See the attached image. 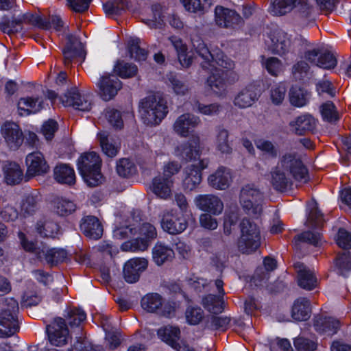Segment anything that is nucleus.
<instances>
[{
  "label": "nucleus",
  "mask_w": 351,
  "mask_h": 351,
  "mask_svg": "<svg viewBox=\"0 0 351 351\" xmlns=\"http://www.w3.org/2000/svg\"><path fill=\"white\" fill-rule=\"evenodd\" d=\"M200 123L199 117L191 113H184L179 116L173 125L174 132L181 137H187Z\"/></svg>",
  "instance_id": "21"
},
{
  "label": "nucleus",
  "mask_w": 351,
  "mask_h": 351,
  "mask_svg": "<svg viewBox=\"0 0 351 351\" xmlns=\"http://www.w3.org/2000/svg\"><path fill=\"white\" fill-rule=\"evenodd\" d=\"M218 295H208L202 299V305L209 312L218 314L222 313L224 309L223 295L225 294L223 289V282L221 280L217 279L215 282Z\"/></svg>",
  "instance_id": "23"
},
{
  "label": "nucleus",
  "mask_w": 351,
  "mask_h": 351,
  "mask_svg": "<svg viewBox=\"0 0 351 351\" xmlns=\"http://www.w3.org/2000/svg\"><path fill=\"white\" fill-rule=\"evenodd\" d=\"M263 199L262 193L254 184H247L242 187L239 197L240 204L248 215L258 216L261 214Z\"/></svg>",
  "instance_id": "9"
},
{
  "label": "nucleus",
  "mask_w": 351,
  "mask_h": 351,
  "mask_svg": "<svg viewBox=\"0 0 351 351\" xmlns=\"http://www.w3.org/2000/svg\"><path fill=\"white\" fill-rule=\"evenodd\" d=\"M50 343L55 346H62L69 338V330L64 319L57 317L47 328Z\"/></svg>",
  "instance_id": "19"
},
{
  "label": "nucleus",
  "mask_w": 351,
  "mask_h": 351,
  "mask_svg": "<svg viewBox=\"0 0 351 351\" xmlns=\"http://www.w3.org/2000/svg\"><path fill=\"white\" fill-rule=\"evenodd\" d=\"M204 317L203 310L198 306H189L185 312L186 322L190 325L199 324Z\"/></svg>",
  "instance_id": "53"
},
{
  "label": "nucleus",
  "mask_w": 351,
  "mask_h": 351,
  "mask_svg": "<svg viewBox=\"0 0 351 351\" xmlns=\"http://www.w3.org/2000/svg\"><path fill=\"white\" fill-rule=\"evenodd\" d=\"M263 65L269 73L275 76L278 75L285 69V65L278 58L275 57H270L263 60Z\"/></svg>",
  "instance_id": "54"
},
{
  "label": "nucleus",
  "mask_w": 351,
  "mask_h": 351,
  "mask_svg": "<svg viewBox=\"0 0 351 351\" xmlns=\"http://www.w3.org/2000/svg\"><path fill=\"white\" fill-rule=\"evenodd\" d=\"M36 229L40 236L54 238L58 233L59 228L57 223L53 221L38 222Z\"/></svg>",
  "instance_id": "50"
},
{
  "label": "nucleus",
  "mask_w": 351,
  "mask_h": 351,
  "mask_svg": "<svg viewBox=\"0 0 351 351\" xmlns=\"http://www.w3.org/2000/svg\"><path fill=\"white\" fill-rule=\"evenodd\" d=\"M97 86L99 90V95L104 101L113 99L122 88V82L113 75L105 73L101 75Z\"/></svg>",
  "instance_id": "16"
},
{
  "label": "nucleus",
  "mask_w": 351,
  "mask_h": 351,
  "mask_svg": "<svg viewBox=\"0 0 351 351\" xmlns=\"http://www.w3.org/2000/svg\"><path fill=\"white\" fill-rule=\"evenodd\" d=\"M166 83L177 95H184L189 90L188 85L175 75H167Z\"/></svg>",
  "instance_id": "48"
},
{
  "label": "nucleus",
  "mask_w": 351,
  "mask_h": 351,
  "mask_svg": "<svg viewBox=\"0 0 351 351\" xmlns=\"http://www.w3.org/2000/svg\"><path fill=\"white\" fill-rule=\"evenodd\" d=\"M26 165L27 173L31 176L45 173L49 170V166L40 152L29 154L26 157Z\"/></svg>",
  "instance_id": "26"
},
{
  "label": "nucleus",
  "mask_w": 351,
  "mask_h": 351,
  "mask_svg": "<svg viewBox=\"0 0 351 351\" xmlns=\"http://www.w3.org/2000/svg\"><path fill=\"white\" fill-rule=\"evenodd\" d=\"M228 132L223 128L217 129V134L215 141V146L218 151L222 154H228L232 152V148L228 142Z\"/></svg>",
  "instance_id": "46"
},
{
  "label": "nucleus",
  "mask_w": 351,
  "mask_h": 351,
  "mask_svg": "<svg viewBox=\"0 0 351 351\" xmlns=\"http://www.w3.org/2000/svg\"><path fill=\"white\" fill-rule=\"evenodd\" d=\"M15 22L17 24H29L38 28H48L49 27V25L47 24L39 15L34 14L30 12H27L19 16L15 19Z\"/></svg>",
  "instance_id": "44"
},
{
  "label": "nucleus",
  "mask_w": 351,
  "mask_h": 351,
  "mask_svg": "<svg viewBox=\"0 0 351 351\" xmlns=\"http://www.w3.org/2000/svg\"><path fill=\"white\" fill-rule=\"evenodd\" d=\"M286 87L284 84H278L272 87L271 90V99L273 104L278 105L285 99Z\"/></svg>",
  "instance_id": "62"
},
{
  "label": "nucleus",
  "mask_w": 351,
  "mask_h": 351,
  "mask_svg": "<svg viewBox=\"0 0 351 351\" xmlns=\"http://www.w3.org/2000/svg\"><path fill=\"white\" fill-rule=\"evenodd\" d=\"M64 106H71L80 111H89L92 108L91 96L82 94L77 88H73L60 98Z\"/></svg>",
  "instance_id": "18"
},
{
  "label": "nucleus",
  "mask_w": 351,
  "mask_h": 351,
  "mask_svg": "<svg viewBox=\"0 0 351 351\" xmlns=\"http://www.w3.org/2000/svg\"><path fill=\"white\" fill-rule=\"evenodd\" d=\"M257 99L254 91V86L250 85L242 89L234 97V104L241 108H245L252 105Z\"/></svg>",
  "instance_id": "38"
},
{
  "label": "nucleus",
  "mask_w": 351,
  "mask_h": 351,
  "mask_svg": "<svg viewBox=\"0 0 351 351\" xmlns=\"http://www.w3.org/2000/svg\"><path fill=\"white\" fill-rule=\"evenodd\" d=\"M185 9L193 13L203 14L212 4L211 0H180Z\"/></svg>",
  "instance_id": "43"
},
{
  "label": "nucleus",
  "mask_w": 351,
  "mask_h": 351,
  "mask_svg": "<svg viewBox=\"0 0 351 351\" xmlns=\"http://www.w3.org/2000/svg\"><path fill=\"white\" fill-rule=\"evenodd\" d=\"M167 113V101L159 95L147 96L139 104L141 119L147 125H159Z\"/></svg>",
  "instance_id": "4"
},
{
  "label": "nucleus",
  "mask_w": 351,
  "mask_h": 351,
  "mask_svg": "<svg viewBox=\"0 0 351 351\" xmlns=\"http://www.w3.org/2000/svg\"><path fill=\"white\" fill-rule=\"evenodd\" d=\"M254 144L258 149L271 158H276L278 150L273 142L265 138H257L254 141Z\"/></svg>",
  "instance_id": "51"
},
{
  "label": "nucleus",
  "mask_w": 351,
  "mask_h": 351,
  "mask_svg": "<svg viewBox=\"0 0 351 351\" xmlns=\"http://www.w3.org/2000/svg\"><path fill=\"white\" fill-rule=\"evenodd\" d=\"M1 134L10 149H18L24 140L21 128L14 122H5L1 127Z\"/></svg>",
  "instance_id": "20"
},
{
  "label": "nucleus",
  "mask_w": 351,
  "mask_h": 351,
  "mask_svg": "<svg viewBox=\"0 0 351 351\" xmlns=\"http://www.w3.org/2000/svg\"><path fill=\"white\" fill-rule=\"evenodd\" d=\"M311 306L306 298L296 299L291 308V317L295 321H306L310 317Z\"/></svg>",
  "instance_id": "35"
},
{
  "label": "nucleus",
  "mask_w": 351,
  "mask_h": 351,
  "mask_svg": "<svg viewBox=\"0 0 351 351\" xmlns=\"http://www.w3.org/2000/svg\"><path fill=\"white\" fill-rule=\"evenodd\" d=\"M314 327L317 332L330 336L338 331L340 322L338 319L332 317H319L315 320Z\"/></svg>",
  "instance_id": "37"
},
{
  "label": "nucleus",
  "mask_w": 351,
  "mask_h": 351,
  "mask_svg": "<svg viewBox=\"0 0 351 351\" xmlns=\"http://www.w3.org/2000/svg\"><path fill=\"white\" fill-rule=\"evenodd\" d=\"M188 217L177 209L165 210L161 215L160 226L170 234H181L188 227Z\"/></svg>",
  "instance_id": "10"
},
{
  "label": "nucleus",
  "mask_w": 351,
  "mask_h": 351,
  "mask_svg": "<svg viewBox=\"0 0 351 351\" xmlns=\"http://www.w3.org/2000/svg\"><path fill=\"white\" fill-rule=\"evenodd\" d=\"M294 267L298 274V283L301 288L312 290L316 287L317 279L312 270L300 262L295 263Z\"/></svg>",
  "instance_id": "27"
},
{
  "label": "nucleus",
  "mask_w": 351,
  "mask_h": 351,
  "mask_svg": "<svg viewBox=\"0 0 351 351\" xmlns=\"http://www.w3.org/2000/svg\"><path fill=\"white\" fill-rule=\"evenodd\" d=\"M80 228L87 237L94 239L100 238L103 232L101 223L98 219L94 216L84 217Z\"/></svg>",
  "instance_id": "34"
},
{
  "label": "nucleus",
  "mask_w": 351,
  "mask_h": 351,
  "mask_svg": "<svg viewBox=\"0 0 351 351\" xmlns=\"http://www.w3.org/2000/svg\"><path fill=\"white\" fill-rule=\"evenodd\" d=\"M101 149L104 154L108 157H114L120 149V141L110 136L106 132H101L97 134Z\"/></svg>",
  "instance_id": "32"
},
{
  "label": "nucleus",
  "mask_w": 351,
  "mask_h": 351,
  "mask_svg": "<svg viewBox=\"0 0 351 351\" xmlns=\"http://www.w3.org/2000/svg\"><path fill=\"white\" fill-rule=\"evenodd\" d=\"M322 239L320 233L317 232L306 231L294 238L293 245L295 249H299L303 243L311 244L318 246L322 244Z\"/></svg>",
  "instance_id": "41"
},
{
  "label": "nucleus",
  "mask_w": 351,
  "mask_h": 351,
  "mask_svg": "<svg viewBox=\"0 0 351 351\" xmlns=\"http://www.w3.org/2000/svg\"><path fill=\"white\" fill-rule=\"evenodd\" d=\"M5 182L10 185L19 184L23 178V172L16 162H6L2 167Z\"/></svg>",
  "instance_id": "31"
},
{
  "label": "nucleus",
  "mask_w": 351,
  "mask_h": 351,
  "mask_svg": "<svg viewBox=\"0 0 351 351\" xmlns=\"http://www.w3.org/2000/svg\"><path fill=\"white\" fill-rule=\"evenodd\" d=\"M337 245L342 248H351V233L345 229L340 228L336 238Z\"/></svg>",
  "instance_id": "64"
},
{
  "label": "nucleus",
  "mask_w": 351,
  "mask_h": 351,
  "mask_svg": "<svg viewBox=\"0 0 351 351\" xmlns=\"http://www.w3.org/2000/svg\"><path fill=\"white\" fill-rule=\"evenodd\" d=\"M148 262L144 258H134L125 263L123 267V276L128 283L138 280L141 274L147 267Z\"/></svg>",
  "instance_id": "24"
},
{
  "label": "nucleus",
  "mask_w": 351,
  "mask_h": 351,
  "mask_svg": "<svg viewBox=\"0 0 351 351\" xmlns=\"http://www.w3.org/2000/svg\"><path fill=\"white\" fill-rule=\"evenodd\" d=\"M320 112L324 121L333 122L339 119L335 106L331 101H327L320 106Z\"/></svg>",
  "instance_id": "59"
},
{
  "label": "nucleus",
  "mask_w": 351,
  "mask_h": 351,
  "mask_svg": "<svg viewBox=\"0 0 351 351\" xmlns=\"http://www.w3.org/2000/svg\"><path fill=\"white\" fill-rule=\"evenodd\" d=\"M63 54L65 59V63L70 62L73 58L76 56H80L82 58H84L83 51V46L80 42L77 43V48L73 47L72 45H68L63 50Z\"/></svg>",
  "instance_id": "61"
},
{
  "label": "nucleus",
  "mask_w": 351,
  "mask_h": 351,
  "mask_svg": "<svg viewBox=\"0 0 351 351\" xmlns=\"http://www.w3.org/2000/svg\"><path fill=\"white\" fill-rule=\"evenodd\" d=\"M156 237L155 226L149 223H144L139 228V237L123 243L121 247L123 251H144L147 249L150 241Z\"/></svg>",
  "instance_id": "11"
},
{
  "label": "nucleus",
  "mask_w": 351,
  "mask_h": 351,
  "mask_svg": "<svg viewBox=\"0 0 351 351\" xmlns=\"http://www.w3.org/2000/svg\"><path fill=\"white\" fill-rule=\"evenodd\" d=\"M305 58L324 69H331L337 65L335 56L323 45H317L305 52Z\"/></svg>",
  "instance_id": "13"
},
{
  "label": "nucleus",
  "mask_w": 351,
  "mask_h": 351,
  "mask_svg": "<svg viewBox=\"0 0 351 351\" xmlns=\"http://www.w3.org/2000/svg\"><path fill=\"white\" fill-rule=\"evenodd\" d=\"M54 206L56 213L62 216L71 214L75 210V205L73 202L62 197L56 199Z\"/></svg>",
  "instance_id": "57"
},
{
  "label": "nucleus",
  "mask_w": 351,
  "mask_h": 351,
  "mask_svg": "<svg viewBox=\"0 0 351 351\" xmlns=\"http://www.w3.org/2000/svg\"><path fill=\"white\" fill-rule=\"evenodd\" d=\"M173 185V178L158 176L153 179L151 190L158 197L167 199L171 196Z\"/></svg>",
  "instance_id": "28"
},
{
  "label": "nucleus",
  "mask_w": 351,
  "mask_h": 351,
  "mask_svg": "<svg viewBox=\"0 0 351 351\" xmlns=\"http://www.w3.org/2000/svg\"><path fill=\"white\" fill-rule=\"evenodd\" d=\"M232 181V176L230 169L222 166L208 177V184L217 190L228 189Z\"/></svg>",
  "instance_id": "25"
},
{
  "label": "nucleus",
  "mask_w": 351,
  "mask_h": 351,
  "mask_svg": "<svg viewBox=\"0 0 351 351\" xmlns=\"http://www.w3.org/2000/svg\"><path fill=\"white\" fill-rule=\"evenodd\" d=\"M174 155L185 161H193L197 163L202 154L200 140L199 136L193 137L192 140L178 145L174 149Z\"/></svg>",
  "instance_id": "17"
},
{
  "label": "nucleus",
  "mask_w": 351,
  "mask_h": 351,
  "mask_svg": "<svg viewBox=\"0 0 351 351\" xmlns=\"http://www.w3.org/2000/svg\"><path fill=\"white\" fill-rule=\"evenodd\" d=\"M293 180L306 183L309 177L300 155L289 149L280 154L277 165L271 168L270 182L276 190L284 191L291 186Z\"/></svg>",
  "instance_id": "2"
},
{
  "label": "nucleus",
  "mask_w": 351,
  "mask_h": 351,
  "mask_svg": "<svg viewBox=\"0 0 351 351\" xmlns=\"http://www.w3.org/2000/svg\"><path fill=\"white\" fill-rule=\"evenodd\" d=\"M197 208L213 215H220L223 210V203L217 195L213 194L198 195L194 199Z\"/></svg>",
  "instance_id": "22"
},
{
  "label": "nucleus",
  "mask_w": 351,
  "mask_h": 351,
  "mask_svg": "<svg viewBox=\"0 0 351 351\" xmlns=\"http://www.w3.org/2000/svg\"><path fill=\"white\" fill-rule=\"evenodd\" d=\"M191 42L195 51L203 60L202 66L211 73L207 79V85L216 95H226L227 84L234 83L238 80V75L222 69H233L234 62L219 49L212 51L208 49L203 40L197 36L193 38Z\"/></svg>",
  "instance_id": "1"
},
{
  "label": "nucleus",
  "mask_w": 351,
  "mask_h": 351,
  "mask_svg": "<svg viewBox=\"0 0 351 351\" xmlns=\"http://www.w3.org/2000/svg\"><path fill=\"white\" fill-rule=\"evenodd\" d=\"M117 171L120 176L128 177L136 171L134 163L128 158H122L117 165Z\"/></svg>",
  "instance_id": "60"
},
{
  "label": "nucleus",
  "mask_w": 351,
  "mask_h": 351,
  "mask_svg": "<svg viewBox=\"0 0 351 351\" xmlns=\"http://www.w3.org/2000/svg\"><path fill=\"white\" fill-rule=\"evenodd\" d=\"M221 106L217 103L210 104H204L197 102L194 107V110L196 112L203 115L210 117L217 115L221 110Z\"/></svg>",
  "instance_id": "58"
},
{
  "label": "nucleus",
  "mask_w": 351,
  "mask_h": 351,
  "mask_svg": "<svg viewBox=\"0 0 351 351\" xmlns=\"http://www.w3.org/2000/svg\"><path fill=\"white\" fill-rule=\"evenodd\" d=\"M308 218L306 225L309 227H319L323 223V217L320 210L317 208V204L312 202L308 206Z\"/></svg>",
  "instance_id": "49"
},
{
  "label": "nucleus",
  "mask_w": 351,
  "mask_h": 351,
  "mask_svg": "<svg viewBox=\"0 0 351 351\" xmlns=\"http://www.w3.org/2000/svg\"><path fill=\"white\" fill-rule=\"evenodd\" d=\"M335 265L341 275L346 276L348 272L351 271V253L344 252L339 255L336 259Z\"/></svg>",
  "instance_id": "55"
},
{
  "label": "nucleus",
  "mask_w": 351,
  "mask_h": 351,
  "mask_svg": "<svg viewBox=\"0 0 351 351\" xmlns=\"http://www.w3.org/2000/svg\"><path fill=\"white\" fill-rule=\"evenodd\" d=\"M101 163L99 156L95 152L84 153L78 159V171L88 186H95L101 182Z\"/></svg>",
  "instance_id": "5"
},
{
  "label": "nucleus",
  "mask_w": 351,
  "mask_h": 351,
  "mask_svg": "<svg viewBox=\"0 0 351 351\" xmlns=\"http://www.w3.org/2000/svg\"><path fill=\"white\" fill-rule=\"evenodd\" d=\"M209 162L208 158H202L184 169L182 185L185 191H193L199 186L202 179V171L208 168Z\"/></svg>",
  "instance_id": "12"
},
{
  "label": "nucleus",
  "mask_w": 351,
  "mask_h": 351,
  "mask_svg": "<svg viewBox=\"0 0 351 351\" xmlns=\"http://www.w3.org/2000/svg\"><path fill=\"white\" fill-rule=\"evenodd\" d=\"M215 22L220 27L236 29L243 24L241 16L234 10L217 5L215 9Z\"/></svg>",
  "instance_id": "15"
},
{
  "label": "nucleus",
  "mask_w": 351,
  "mask_h": 351,
  "mask_svg": "<svg viewBox=\"0 0 351 351\" xmlns=\"http://www.w3.org/2000/svg\"><path fill=\"white\" fill-rule=\"evenodd\" d=\"M289 99L292 105L302 107L307 102L308 93L300 87L292 86L289 92Z\"/></svg>",
  "instance_id": "45"
},
{
  "label": "nucleus",
  "mask_w": 351,
  "mask_h": 351,
  "mask_svg": "<svg viewBox=\"0 0 351 351\" xmlns=\"http://www.w3.org/2000/svg\"><path fill=\"white\" fill-rule=\"evenodd\" d=\"M315 125V119L308 114L300 115L289 123L290 130L300 135L306 131L313 130Z\"/></svg>",
  "instance_id": "33"
},
{
  "label": "nucleus",
  "mask_w": 351,
  "mask_h": 351,
  "mask_svg": "<svg viewBox=\"0 0 351 351\" xmlns=\"http://www.w3.org/2000/svg\"><path fill=\"white\" fill-rule=\"evenodd\" d=\"M128 51L131 58L143 61L147 58V52L139 47V39L132 38L129 41Z\"/></svg>",
  "instance_id": "56"
},
{
  "label": "nucleus",
  "mask_w": 351,
  "mask_h": 351,
  "mask_svg": "<svg viewBox=\"0 0 351 351\" xmlns=\"http://www.w3.org/2000/svg\"><path fill=\"white\" fill-rule=\"evenodd\" d=\"M294 346L298 351H313L316 348V343L310 339L298 337L294 340Z\"/></svg>",
  "instance_id": "63"
},
{
  "label": "nucleus",
  "mask_w": 351,
  "mask_h": 351,
  "mask_svg": "<svg viewBox=\"0 0 351 351\" xmlns=\"http://www.w3.org/2000/svg\"><path fill=\"white\" fill-rule=\"evenodd\" d=\"M43 108V100L40 97H23L18 101V111L21 116L35 114Z\"/></svg>",
  "instance_id": "30"
},
{
  "label": "nucleus",
  "mask_w": 351,
  "mask_h": 351,
  "mask_svg": "<svg viewBox=\"0 0 351 351\" xmlns=\"http://www.w3.org/2000/svg\"><path fill=\"white\" fill-rule=\"evenodd\" d=\"M19 238L23 248L29 252L34 254L38 259L45 260L49 264L53 265L62 263L68 258L67 252L62 248H49L45 245L37 247L32 241H29L25 235L19 232Z\"/></svg>",
  "instance_id": "6"
},
{
  "label": "nucleus",
  "mask_w": 351,
  "mask_h": 351,
  "mask_svg": "<svg viewBox=\"0 0 351 351\" xmlns=\"http://www.w3.org/2000/svg\"><path fill=\"white\" fill-rule=\"evenodd\" d=\"M261 244V234L258 226L249 219H243L241 223V237L239 248L245 254L255 251Z\"/></svg>",
  "instance_id": "8"
},
{
  "label": "nucleus",
  "mask_w": 351,
  "mask_h": 351,
  "mask_svg": "<svg viewBox=\"0 0 351 351\" xmlns=\"http://www.w3.org/2000/svg\"><path fill=\"white\" fill-rule=\"evenodd\" d=\"M141 304L145 311L149 313H158L160 307L163 304V299L157 293H150L142 298Z\"/></svg>",
  "instance_id": "40"
},
{
  "label": "nucleus",
  "mask_w": 351,
  "mask_h": 351,
  "mask_svg": "<svg viewBox=\"0 0 351 351\" xmlns=\"http://www.w3.org/2000/svg\"><path fill=\"white\" fill-rule=\"evenodd\" d=\"M270 40L269 47L273 53L285 57V60L293 59V43L290 35L283 31L277 30L270 36Z\"/></svg>",
  "instance_id": "14"
},
{
  "label": "nucleus",
  "mask_w": 351,
  "mask_h": 351,
  "mask_svg": "<svg viewBox=\"0 0 351 351\" xmlns=\"http://www.w3.org/2000/svg\"><path fill=\"white\" fill-rule=\"evenodd\" d=\"M53 173L55 180L59 183L72 184L75 182L74 170L67 165H58L54 168Z\"/></svg>",
  "instance_id": "39"
},
{
  "label": "nucleus",
  "mask_w": 351,
  "mask_h": 351,
  "mask_svg": "<svg viewBox=\"0 0 351 351\" xmlns=\"http://www.w3.org/2000/svg\"><path fill=\"white\" fill-rule=\"evenodd\" d=\"M158 338L166 344L176 350L180 344V330L178 326H165L157 331Z\"/></svg>",
  "instance_id": "29"
},
{
  "label": "nucleus",
  "mask_w": 351,
  "mask_h": 351,
  "mask_svg": "<svg viewBox=\"0 0 351 351\" xmlns=\"http://www.w3.org/2000/svg\"><path fill=\"white\" fill-rule=\"evenodd\" d=\"M169 40L172 43L178 53V60L183 67H189L192 63V57L187 52L186 46L183 44L181 39L176 36H171Z\"/></svg>",
  "instance_id": "42"
},
{
  "label": "nucleus",
  "mask_w": 351,
  "mask_h": 351,
  "mask_svg": "<svg viewBox=\"0 0 351 351\" xmlns=\"http://www.w3.org/2000/svg\"><path fill=\"white\" fill-rule=\"evenodd\" d=\"M18 302L12 298H5L0 310V338L13 336L18 330Z\"/></svg>",
  "instance_id": "7"
},
{
  "label": "nucleus",
  "mask_w": 351,
  "mask_h": 351,
  "mask_svg": "<svg viewBox=\"0 0 351 351\" xmlns=\"http://www.w3.org/2000/svg\"><path fill=\"white\" fill-rule=\"evenodd\" d=\"M294 8H296L295 21L300 25L308 26L314 23L313 9L307 4L306 0H271L269 12L275 16H282L289 12Z\"/></svg>",
  "instance_id": "3"
},
{
  "label": "nucleus",
  "mask_w": 351,
  "mask_h": 351,
  "mask_svg": "<svg viewBox=\"0 0 351 351\" xmlns=\"http://www.w3.org/2000/svg\"><path fill=\"white\" fill-rule=\"evenodd\" d=\"M137 67L135 64L118 61L114 66V71L121 78H130L137 73Z\"/></svg>",
  "instance_id": "47"
},
{
  "label": "nucleus",
  "mask_w": 351,
  "mask_h": 351,
  "mask_svg": "<svg viewBox=\"0 0 351 351\" xmlns=\"http://www.w3.org/2000/svg\"><path fill=\"white\" fill-rule=\"evenodd\" d=\"M66 318L71 327H77L86 319V314L81 308H70L67 310Z\"/></svg>",
  "instance_id": "52"
},
{
  "label": "nucleus",
  "mask_w": 351,
  "mask_h": 351,
  "mask_svg": "<svg viewBox=\"0 0 351 351\" xmlns=\"http://www.w3.org/2000/svg\"><path fill=\"white\" fill-rule=\"evenodd\" d=\"M173 256L172 248L162 242H157L152 249L153 261L158 266L171 261Z\"/></svg>",
  "instance_id": "36"
}]
</instances>
